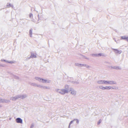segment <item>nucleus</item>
I'll use <instances>...</instances> for the list:
<instances>
[{
	"instance_id": "obj_1",
	"label": "nucleus",
	"mask_w": 128,
	"mask_h": 128,
	"mask_svg": "<svg viewBox=\"0 0 128 128\" xmlns=\"http://www.w3.org/2000/svg\"><path fill=\"white\" fill-rule=\"evenodd\" d=\"M60 94H64L66 93H67L68 92V91L67 90H60Z\"/></svg>"
},
{
	"instance_id": "obj_2",
	"label": "nucleus",
	"mask_w": 128,
	"mask_h": 128,
	"mask_svg": "<svg viewBox=\"0 0 128 128\" xmlns=\"http://www.w3.org/2000/svg\"><path fill=\"white\" fill-rule=\"evenodd\" d=\"M16 121L17 123H22V120L20 118H17L16 119Z\"/></svg>"
},
{
	"instance_id": "obj_3",
	"label": "nucleus",
	"mask_w": 128,
	"mask_h": 128,
	"mask_svg": "<svg viewBox=\"0 0 128 128\" xmlns=\"http://www.w3.org/2000/svg\"><path fill=\"white\" fill-rule=\"evenodd\" d=\"M100 88L102 90H108L110 89L111 88V87L110 86H106V87H102L100 86Z\"/></svg>"
},
{
	"instance_id": "obj_4",
	"label": "nucleus",
	"mask_w": 128,
	"mask_h": 128,
	"mask_svg": "<svg viewBox=\"0 0 128 128\" xmlns=\"http://www.w3.org/2000/svg\"><path fill=\"white\" fill-rule=\"evenodd\" d=\"M110 82H107V81H101L100 82V83L102 84H110Z\"/></svg>"
},
{
	"instance_id": "obj_5",
	"label": "nucleus",
	"mask_w": 128,
	"mask_h": 128,
	"mask_svg": "<svg viewBox=\"0 0 128 128\" xmlns=\"http://www.w3.org/2000/svg\"><path fill=\"white\" fill-rule=\"evenodd\" d=\"M114 51L116 54H120L121 52V51L118 50L116 49H114Z\"/></svg>"
},
{
	"instance_id": "obj_6",
	"label": "nucleus",
	"mask_w": 128,
	"mask_h": 128,
	"mask_svg": "<svg viewBox=\"0 0 128 128\" xmlns=\"http://www.w3.org/2000/svg\"><path fill=\"white\" fill-rule=\"evenodd\" d=\"M70 91H71V93L72 94H76V92L72 89L70 90Z\"/></svg>"
},
{
	"instance_id": "obj_7",
	"label": "nucleus",
	"mask_w": 128,
	"mask_h": 128,
	"mask_svg": "<svg viewBox=\"0 0 128 128\" xmlns=\"http://www.w3.org/2000/svg\"><path fill=\"white\" fill-rule=\"evenodd\" d=\"M38 80L39 81H42L43 82H46V80H44L42 79H41V78H38Z\"/></svg>"
},
{
	"instance_id": "obj_8",
	"label": "nucleus",
	"mask_w": 128,
	"mask_h": 128,
	"mask_svg": "<svg viewBox=\"0 0 128 128\" xmlns=\"http://www.w3.org/2000/svg\"><path fill=\"white\" fill-rule=\"evenodd\" d=\"M127 36H123L121 38L122 39L126 40Z\"/></svg>"
},
{
	"instance_id": "obj_9",
	"label": "nucleus",
	"mask_w": 128,
	"mask_h": 128,
	"mask_svg": "<svg viewBox=\"0 0 128 128\" xmlns=\"http://www.w3.org/2000/svg\"><path fill=\"white\" fill-rule=\"evenodd\" d=\"M29 33L30 35V36H31L32 34V30H30Z\"/></svg>"
},
{
	"instance_id": "obj_10",
	"label": "nucleus",
	"mask_w": 128,
	"mask_h": 128,
	"mask_svg": "<svg viewBox=\"0 0 128 128\" xmlns=\"http://www.w3.org/2000/svg\"><path fill=\"white\" fill-rule=\"evenodd\" d=\"M32 14H30L29 15V16L30 18H31L32 17Z\"/></svg>"
},
{
	"instance_id": "obj_11",
	"label": "nucleus",
	"mask_w": 128,
	"mask_h": 128,
	"mask_svg": "<svg viewBox=\"0 0 128 128\" xmlns=\"http://www.w3.org/2000/svg\"><path fill=\"white\" fill-rule=\"evenodd\" d=\"M102 55V54H98L97 55V56H101Z\"/></svg>"
},
{
	"instance_id": "obj_12",
	"label": "nucleus",
	"mask_w": 128,
	"mask_h": 128,
	"mask_svg": "<svg viewBox=\"0 0 128 128\" xmlns=\"http://www.w3.org/2000/svg\"><path fill=\"white\" fill-rule=\"evenodd\" d=\"M101 122V120H99V121L98 122V124H100Z\"/></svg>"
},
{
	"instance_id": "obj_13",
	"label": "nucleus",
	"mask_w": 128,
	"mask_h": 128,
	"mask_svg": "<svg viewBox=\"0 0 128 128\" xmlns=\"http://www.w3.org/2000/svg\"><path fill=\"white\" fill-rule=\"evenodd\" d=\"M73 122V121H71L70 122V124H72V122Z\"/></svg>"
},
{
	"instance_id": "obj_14",
	"label": "nucleus",
	"mask_w": 128,
	"mask_h": 128,
	"mask_svg": "<svg viewBox=\"0 0 128 128\" xmlns=\"http://www.w3.org/2000/svg\"><path fill=\"white\" fill-rule=\"evenodd\" d=\"M128 41V37H127V39H126V40Z\"/></svg>"
}]
</instances>
